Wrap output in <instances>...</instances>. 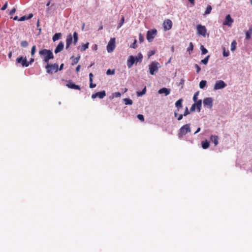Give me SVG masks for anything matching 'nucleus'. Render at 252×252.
<instances>
[{
    "label": "nucleus",
    "instance_id": "nucleus-49",
    "mask_svg": "<svg viewBox=\"0 0 252 252\" xmlns=\"http://www.w3.org/2000/svg\"><path fill=\"white\" fill-rule=\"evenodd\" d=\"M7 7V3L6 2L3 6L1 8V10H4L6 9Z\"/></svg>",
    "mask_w": 252,
    "mask_h": 252
},
{
    "label": "nucleus",
    "instance_id": "nucleus-17",
    "mask_svg": "<svg viewBox=\"0 0 252 252\" xmlns=\"http://www.w3.org/2000/svg\"><path fill=\"white\" fill-rule=\"evenodd\" d=\"M63 47H64V44L63 43V42H60L59 44L58 45V46H57V47L56 48L55 50V53L56 54H57L60 52H61L63 49Z\"/></svg>",
    "mask_w": 252,
    "mask_h": 252
},
{
    "label": "nucleus",
    "instance_id": "nucleus-21",
    "mask_svg": "<svg viewBox=\"0 0 252 252\" xmlns=\"http://www.w3.org/2000/svg\"><path fill=\"white\" fill-rule=\"evenodd\" d=\"M194 104H196V107L198 112L200 111L201 105H202V100L201 99L198 100L196 102H195Z\"/></svg>",
    "mask_w": 252,
    "mask_h": 252
},
{
    "label": "nucleus",
    "instance_id": "nucleus-60",
    "mask_svg": "<svg viewBox=\"0 0 252 252\" xmlns=\"http://www.w3.org/2000/svg\"><path fill=\"white\" fill-rule=\"evenodd\" d=\"M155 54V52L153 51H151L150 53V54L149 55V56H152Z\"/></svg>",
    "mask_w": 252,
    "mask_h": 252
},
{
    "label": "nucleus",
    "instance_id": "nucleus-30",
    "mask_svg": "<svg viewBox=\"0 0 252 252\" xmlns=\"http://www.w3.org/2000/svg\"><path fill=\"white\" fill-rule=\"evenodd\" d=\"M209 58H210V55H208L204 59H203L201 61V63L204 64H207L208 62Z\"/></svg>",
    "mask_w": 252,
    "mask_h": 252
},
{
    "label": "nucleus",
    "instance_id": "nucleus-61",
    "mask_svg": "<svg viewBox=\"0 0 252 252\" xmlns=\"http://www.w3.org/2000/svg\"><path fill=\"white\" fill-rule=\"evenodd\" d=\"M191 3L194 4V0H188Z\"/></svg>",
    "mask_w": 252,
    "mask_h": 252
},
{
    "label": "nucleus",
    "instance_id": "nucleus-38",
    "mask_svg": "<svg viewBox=\"0 0 252 252\" xmlns=\"http://www.w3.org/2000/svg\"><path fill=\"white\" fill-rule=\"evenodd\" d=\"M201 50L203 55L206 54L208 52V50L203 45L201 46Z\"/></svg>",
    "mask_w": 252,
    "mask_h": 252
},
{
    "label": "nucleus",
    "instance_id": "nucleus-31",
    "mask_svg": "<svg viewBox=\"0 0 252 252\" xmlns=\"http://www.w3.org/2000/svg\"><path fill=\"white\" fill-rule=\"evenodd\" d=\"M143 58V56L141 53H139L137 56L135 57V61L137 62H141Z\"/></svg>",
    "mask_w": 252,
    "mask_h": 252
},
{
    "label": "nucleus",
    "instance_id": "nucleus-26",
    "mask_svg": "<svg viewBox=\"0 0 252 252\" xmlns=\"http://www.w3.org/2000/svg\"><path fill=\"white\" fill-rule=\"evenodd\" d=\"M73 44L74 45H76L78 41V34L76 32H74L73 34Z\"/></svg>",
    "mask_w": 252,
    "mask_h": 252
},
{
    "label": "nucleus",
    "instance_id": "nucleus-59",
    "mask_svg": "<svg viewBox=\"0 0 252 252\" xmlns=\"http://www.w3.org/2000/svg\"><path fill=\"white\" fill-rule=\"evenodd\" d=\"M63 66V63H62L60 66V68H59V70H61Z\"/></svg>",
    "mask_w": 252,
    "mask_h": 252
},
{
    "label": "nucleus",
    "instance_id": "nucleus-15",
    "mask_svg": "<svg viewBox=\"0 0 252 252\" xmlns=\"http://www.w3.org/2000/svg\"><path fill=\"white\" fill-rule=\"evenodd\" d=\"M72 35L71 34L67 35L66 39V48L68 49L72 42Z\"/></svg>",
    "mask_w": 252,
    "mask_h": 252
},
{
    "label": "nucleus",
    "instance_id": "nucleus-42",
    "mask_svg": "<svg viewBox=\"0 0 252 252\" xmlns=\"http://www.w3.org/2000/svg\"><path fill=\"white\" fill-rule=\"evenodd\" d=\"M198 94H199L198 92H196V93H195V94L193 95V101L194 102H196L197 101V96L198 95Z\"/></svg>",
    "mask_w": 252,
    "mask_h": 252
},
{
    "label": "nucleus",
    "instance_id": "nucleus-58",
    "mask_svg": "<svg viewBox=\"0 0 252 252\" xmlns=\"http://www.w3.org/2000/svg\"><path fill=\"white\" fill-rule=\"evenodd\" d=\"M139 40L141 42H142L143 41V37L141 35V34H139Z\"/></svg>",
    "mask_w": 252,
    "mask_h": 252
},
{
    "label": "nucleus",
    "instance_id": "nucleus-8",
    "mask_svg": "<svg viewBox=\"0 0 252 252\" xmlns=\"http://www.w3.org/2000/svg\"><path fill=\"white\" fill-rule=\"evenodd\" d=\"M16 61L17 63H20L23 67H28L29 66L26 57L23 58L21 56L17 58Z\"/></svg>",
    "mask_w": 252,
    "mask_h": 252
},
{
    "label": "nucleus",
    "instance_id": "nucleus-24",
    "mask_svg": "<svg viewBox=\"0 0 252 252\" xmlns=\"http://www.w3.org/2000/svg\"><path fill=\"white\" fill-rule=\"evenodd\" d=\"M175 106L178 108V110H179V108L182 107V99H180L177 100L175 103Z\"/></svg>",
    "mask_w": 252,
    "mask_h": 252
},
{
    "label": "nucleus",
    "instance_id": "nucleus-5",
    "mask_svg": "<svg viewBox=\"0 0 252 252\" xmlns=\"http://www.w3.org/2000/svg\"><path fill=\"white\" fill-rule=\"evenodd\" d=\"M157 31L156 29L148 31L147 33V39L151 42L153 40L154 37L156 36Z\"/></svg>",
    "mask_w": 252,
    "mask_h": 252
},
{
    "label": "nucleus",
    "instance_id": "nucleus-48",
    "mask_svg": "<svg viewBox=\"0 0 252 252\" xmlns=\"http://www.w3.org/2000/svg\"><path fill=\"white\" fill-rule=\"evenodd\" d=\"M25 20H28L27 19V17L26 16H23L22 17H21L19 20L18 21H25Z\"/></svg>",
    "mask_w": 252,
    "mask_h": 252
},
{
    "label": "nucleus",
    "instance_id": "nucleus-22",
    "mask_svg": "<svg viewBox=\"0 0 252 252\" xmlns=\"http://www.w3.org/2000/svg\"><path fill=\"white\" fill-rule=\"evenodd\" d=\"M80 58V56H78V57H76L75 58H74V56H72L71 58H70V59H73L72 62V63H71V64L72 65H74L76 64H77L79 61V59Z\"/></svg>",
    "mask_w": 252,
    "mask_h": 252
},
{
    "label": "nucleus",
    "instance_id": "nucleus-41",
    "mask_svg": "<svg viewBox=\"0 0 252 252\" xmlns=\"http://www.w3.org/2000/svg\"><path fill=\"white\" fill-rule=\"evenodd\" d=\"M137 118L139 120H140L141 121H144V118L143 115L141 114H138L137 115Z\"/></svg>",
    "mask_w": 252,
    "mask_h": 252
},
{
    "label": "nucleus",
    "instance_id": "nucleus-63",
    "mask_svg": "<svg viewBox=\"0 0 252 252\" xmlns=\"http://www.w3.org/2000/svg\"><path fill=\"white\" fill-rule=\"evenodd\" d=\"M8 56L9 58H11V57L12 56V52H9Z\"/></svg>",
    "mask_w": 252,
    "mask_h": 252
},
{
    "label": "nucleus",
    "instance_id": "nucleus-12",
    "mask_svg": "<svg viewBox=\"0 0 252 252\" xmlns=\"http://www.w3.org/2000/svg\"><path fill=\"white\" fill-rule=\"evenodd\" d=\"M106 95V93L105 91L97 92L92 95V98L94 99L98 97L99 98H103Z\"/></svg>",
    "mask_w": 252,
    "mask_h": 252
},
{
    "label": "nucleus",
    "instance_id": "nucleus-11",
    "mask_svg": "<svg viewBox=\"0 0 252 252\" xmlns=\"http://www.w3.org/2000/svg\"><path fill=\"white\" fill-rule=\"evenodd\" d=\"M163 26L164 31L170 30L172 27V22L171 20L170 19L165 20L163 23Z\"/></svg>",
    "mask_w": 252,
    "mask_h": 252
},
{
    "label": "nucleus",
    "instance_id": "nucleus-28",
    "mask_svg": "<svg viewBox=\"0 0 252 252\" xmlns=\"http://www.w3.org/2000/svg\"><path fill=\"white\" fill-rule=\"evenodd\" d=\"M124 101L126 105H131L133 103L132 100L129 98H124Z\"/></svg>",
    "mask_w": 252,
    "mask_h": 252
},
{
    "label": "nucleus",
    "instance_id": "nucleus-19",
    "mask_svg": "<svg viewBox=\"0 0 252 252\" xmlns=\"http://www.w3.org/2000/svg\"><path fill=\"white\" fill-rule=\"evenodd\" d=\"M219 137L217 135H212L210 137L211 141L213 142L215 146L218 144Z\"/></svg>",
    "mask_w": 252,
    "mask_h": 252
},
{
    "label": "nucleus",
    "instance_id": "nucleus-50",
    "mask_svg": "<svg viewBox=\"0 0 252 252\" xmlns=\"http://www.w3.org/2000/svg\"><path fill=\"white\" fill-rule=\"evenodd\" d=\"M95 86H96V84H93V82H90V87L91 88H94L95 87Z\"/></svg>",
    "mask_w": 252,
    "mask_h": 252
},
{
    "label": "nucleus",
    "instance_id": "nucleus-4",
    "mask_svg": "<svg viewBox=\"0 0 252 252\" xmlns=\"http://www.w3.org/2000/svg\"><path fill=\"white\" fill-rule=\"evenodd\" d=\"M115 48V38H112L110 39L107 45V50L108 53L112 52Z\"/></svg>",
    "mask_w": 252,
    "mask_h": 252
},
{
    "label": "nucleus",
    "instance_id": "nucleus-10",
    "mask_svg": "<svg viewBox=\"0 0 252 252\" xmlns=\"http://www.w3.org/2000/svg\"><path fill=\"white\" fill-rule=\"evenodd\" d=\"M203 104L204 106H207L211 109L213 107V99L212 97H206L203 100Z\"/></svg>",
    "mask_w": 252,
    "mask_h": 252
},
{
    "label": "nucleus",
    "instance_id": "nucleus-23",
    "mask_svg": "<svg viewBox=\"0 0 252 252\" xmlns=\"http://www.w3.org/2000/svg\"><path fill=\"white\" fill-rule=\"evenodd\" d=\"M202 147L204 149H206L209 147V143L207 140L202 141Z\"/></svg>",
    "mask_w": 252,
    "mask_h": 252
},
{
    "label": "nucleus",
    "instance_id": "nucleus-36",
    "mask_svg": "<svg viewBox=\"0 0 252 252\" xmlns=\"http://www.w3.org/2000/svg\"><path fill=\"white\" fill-rule=\"evenodd\" d=\"M124 21H125V18L124 16H122L119 23V26L118 27V29L121 28L122 25H123L124 23Z\"/></svg>",
    "mask_w": 252,
    "mask_h": 252
},
{
    "label": "nucleus",
    "instance_id": "nucleus-45",
    "mask_svg": "<svg viewBox=\"0 0 252 252\" xmlns=\"http://www.w3.org/2000/svg\"><path fill=\"white\" fill-rule=\"evenodd\" d=\"M195 68H196V72H197V73H198L200 72V70H201L200 67H199V66L198 64H195Z\"/></svg>",
    "mask_w": 252,
    "mask_h": 252
},
{
    "label": "nucleus",
    "instance_id": "nucleus-14",
    "mask_svg": "<svg viewBox=\"0 0 252 252\" xmlns=\"http://www.w3.org/2000/svg\"><path fill=\"white\" fill-rule=\"evenodd\" d=\"M135 62V57L133 56H130L127 61V65L128 68H130L132 67L133 64Z\"/></svg>",
    "mask_w": 252,
    "mask_h": 252
},
{
    "label": "nucleus",
    "instance_id": "nucleus-55",
    "mask_svg": "<svg viewBox=\"0 0 252 252\" xmlns=\"http://www.w3.org/2000/svg\"><path fill=\"white\" fill-rule=\"evenodd\" d=\"M80 67H81V65H78L76 67V72H78L80 71Z\"/></svg>",
    "mask_w": 252,
    "mask_h": 252
},
{
    "label": "nucleus",
    "instance_id": "nucleus-20",
    "mask_svg": "<svg viewBox=\"0 0 252 252\" xmlns=\"http://www.w3.org/2000/svg\"><path fill=\"white\" fill-rule=\"evenodd\" d=\"M252 34V26H251L249 30L246 32V39H250L251 37V35Z\"/></svg>",
    "mask_w": 252,
    "mask_h": 252
},
{
    "label": "nucleus",
    "instance_id": "nucleus-43",
    "mask_svg": "<svg viewBox=\"0 0 252 252\" xmlns=\"http://www.w3.org/2000/svg\"><path fill=\"white\" fill-rule=\"evenodd\" d=\"M189 114V112L188 110V107H186L185 111L183 114V115H184V116H186Z\"/></svg>",
    "mask_w": 252,
    "mask_h": 252
},
{
    "label": "nucleus",
    "instance_id": "nucleus-16",
    "mask_svg": "<svg viewBox=\"0 0 252 252\" xmlns=\"http://www.w3.org/2000/svg\"><path fill=\"white\" fill-rule=\"evenodd\" d=\"M158 93L159 94H164L166 96L170 94V89L166 88H163L159 89L158 91Z\"/></svg>",
    "mask_w": 252,
    "mask_h": 252
},
{
    "label": "nucleus",
    "instance_id": "nucleus-32",
    "mask_svg": "<svg viewBox=\"0 0 252 252\" xmlns=\"http://www.w3.org/2000/svg\"><path fill=\"white\" fill-rule=\"evenodd\" d=\"M236 46V42L235 40L233 41L231 44V50L233 51L235 50Z\"/></svg>",
    "mask_w": 252,
    "mask_h": 252
},
{
    "label": "nucleus",
    "instance_id": "nucleus-37",
    "mask_svg": "<svg viewBox=\"0 0 252 252\" xmlns=\"http://www.w3.org/2000/svg\"><path fill=\"white\" fill-rule=\"evenodd\" d=\"M21 45L22 47H27L28 45V43L27 41L26 40H24V41H22L21 42Z\"/></svg>",
    "mask_w": 252,
    "mask_h": 252
},
{
    "label": "nucleus",
    "instance_id": "nucleus-40",
    "mask_svg": "<svg viewBox=\"0 0 252 252\" xmlns=\"http://www.w3.org/2000/svg\"><path fill=\"white\" fill-rule=\"evenodd\" d=\"M193 49V45L192 42H190L189 46L187 48L188 51H192Z\"/></svg>",
    "mask_w": 252,
    "mask_h": 252
},
{
    "label": "nucleus",
    "instance_id": "nucleus-57",
    "mask_svg": "<svg viewBox=\"0 0 252 252\" xmlns=\"http://www.w3.org/2000/svg\"><path fill=\"white\" fill-rule=\"evenodd\" d=\"M200 129H200V127H198V128L197 129L196 131L194 132V134H195L197 133L198 132H199L200 131Z\"/></svg>",
    "mask_w": 252,
    "mask_h": 252
},
{
    "label": "nucleus",
    "instance_id": "nucleus-54",
    "mask_svg": "<svg viewBox=\"0 0 252 252\" xmlns=\"http://www.w3.org/2000/svg\"><path fill=\"white\" fill-rule=\"evenodd\" d=\"M34 60L33 58H31L29 62H28V63H29V65L30 64H32L33 62H34Z\"/></svg>",
    "mask_w": 252,
    "mask_h": 252
},
{
    "label": "nucleus",
    "instance_id": "nucleus-18",
    "mask_svg": "<svg viewBox=\"0 0 252 252\" xmlns=\"http://www.w3.org/2000/svg\"><path fill=\"white\" fill-rule=\"evenodd\" d=\"M66 86L68 87V88L72 89H75V90H80L81 88L78 85H75L72 82H69Z\"/></svg>",
    "mask_w": 252,
    "mask_h": 252
},
{
    "label": "nucleus",
    "instance_id": "nucleus-3",
    "mask_svg": "<svg viewBox=\"0 0 252 252\" xmlns=\"http://www.w3.org/2000/svg\"><path fill=\"white\" fill-rule=\"evenodd\" d=\"M45 68L47 69V72L51 74H53V72H57L59 70V66L57 63L52 64L47 63Z\"/></svg>",
    "mask_w": 252,
    "mask_h": 252
},
{
    "label": "nucleus",
    "instance_id": "nucleus-64",
    "mask_svg": "<svg viewBox=\"0 0 252 252\" xmlns=\"http://www.w3.org/2000/svg\"><path fill=\"white\" fill-rule=\"evenodd\" d=\"M103 29V26L101 25L98 29V30L100 31V30H102Z\"/></svg>",
    "mask_w": 252,
    "mask_h": 252
},
{
    "label": "nucleus",
    "instance_id": "nucleus-39",
    "mask_svg": "<svg viewBox=\"0 0 252 252\" xmlns=\"http://www.w3.org/2000/svg\"><path fill=\"white\" fill-rule=\"evenodd\" d=\"M35 51H36V46H35V45H33L32 47V50H31V55L32 56H33L34 55Z\"/></svg>",
    "mask_w": 252,
    "mask_h": 252
},
{
    "label": "nucleus",
    "instance_id": "nucleus-44",
    "mask_svg": "<svg viewBox=\"0 0 252 252\" xmlns=\"http://www.w3.org/2000/svg\"><path fill=\"white\" fill-rule=\"evenodd\" d=\"M195 108H196V104H194V103H193V104L192 105V106H191V108H190V111L191 112L194 111H195Z\"/></svg>",
    "mask_w": 252,
    "mask_h": 252
},
{
    "label": "nucleus",
    "instance_id": "nucleus-33",
    "mask_svg": "<svg viewBox=\"0 0 252 252\" xmlns=\"http://www.w3.org/2000/svg\"><path fill=\"white\" fill-rule=\"evenodd\" d=\"M146 87H144V88L142 90L141 92H137V95L138 96H142V95L146 93Z\"/></svg>",
    "mask_w": 252,
    "mask_h": 252
},
{
    "label": "nucleus",
    "instance_id": "nucleus-27",
    "mask_svg": "<svg viewBox=\"0 0 252 252\" xmlns=\"http://www.w3.org/2000/svg\"><path fill=\"white\" fill-rule=\"evenodd\" d=\"M89 43L88 42L86 44H83L80 47V50L81 51L83 52L85 51L89 47Z\"/></svg>",
    "mask_w": 252,
    "mask_h": 252
},
{
    "label": "nucleus",
    "instance_id": "nucleus-52",
    "mask_svg": "<svg viewBox=\"0 0 252 252\" xmlns=\"http://www.w3.org/2000/svg\"><path fill=\"white\" fill-rule=\"evenodd\" d=\"M93 74L92 73H90L89 74V79H90V82H93Z\"/></svg>",
    "mask_w": 252,
    "mask_h": 252
},
{
    "label": "nucleus",
    "instance_id": "nucleus-13",
    "mask_svg": "<svg viewBox=\"0 0 252 252\" xmlns=\"http://www.w3.org/2000/svg\"><path fill=\"white\" fill-rule=\"evenodd\" d=\"M233 22V20L231 18L230 15L229 14L226 15L225 17V20L223 22L224 25H227L229 27L231 26Z\"/></svg>",
    "mask_w": 252,
    "mask_h": 252
},
{
    "label": "nucleus",
    "instance_id": "nucleus-51",
    "mask_svg": "<svg viewBox=\"0 0 252 252\" xmlns=\"http://www.w3.org/2000/svg\"><path fill=\"white\" fill-rule=\"evenodd\" d=\"M229 51H227V52H225V51H223V55L224 57H227L229 56Z\"/></svg>",
    "mask_w": 252,
    "mask_h": 252
},
{
    "label": "nucleus",
    "instance_id": "nucleus-9",
    "mask_svg": "<svg viewBox=\"0 0 252 252\" xmlns=\"http://www.w3.org/2000/svg\"><path fill=\"white\" fill-rule=\"evenodd\" d=\"M197 31L198 34L205 36L206 29L205 26H202L201 25H198L197 26Z\"/></svg>",
    "mask_w": 252,
    "mask_h": 252
},
{
    "label": "nucleus",
    "instance_id": "nucleus-53",
    "mask_svg": "<svg viewBox=\"0 0 252 252\" xmlns=\"http://www.w3.org/2000/svg\"><path fill=\"white\" fill-rule=\"evenodd\" d=\"M183 114H181V115H179L177 119L178 121H180L182 119H183Z\"/></svg>",
    "mask_w": 252,
    "mask_h": 252
},
{
    "label": "nucleus",
    "instance_id": "nucleus-62",
    "mask_svg": "<svg viewBox=\"0 0 252 252\" xmlns=\"http://www.w3.org/2000/svg\"><path fill=\"white\" fill-rule=\"evenodd\" d=\"M13 20H19V19H18V16H15V17L13 18Z\"/></svg>",
    "mask_w": 252,
    "mask_h": 252
},
{
    "label": "nucleus",
    "instance_id": "nucleus-34",
    "mask_svg": "<svg viewBox=\"0 0 252 252\" xmlns=\"http://www.w3.org/2000/svg\"><path fill=\"white\" fill-rule=\"evenodd\" d=\"M121 96V94L119 92H115L113 93L112 94V98L114 97H120Z\"/></svg>",
    "mask_w": 252,
    "mask_h": 252
},
{
    "label": "nucleus",
    "instance_id": "nucleus-46",
    "mask_svg": "<svg viewBox=\"0 0 252 252\" xmlns=\"http://www.w3.org/2000/svg\"><path fill=\"white\" fill-rule=\"evenodd\" d=\"M16 11V8L15 7H13L9 12V15H12L13 14L15 13Z\"/></svg>",
    "mask_w": 252,
    "mask_h": 252
},
{
    "label": "nucleus",
    "instance_id": "nucleus-7",
    "mask_svg": "<svg viewBox=\"0 0 252 252\" xmlns=\"http://www.w3.org/2000/svg\"><path fill=\"white\" fill-rule=\"evenodd\" d=\"M226 86V83L222 80L217 81L214 87L215 90L222 89Z\"/></svg>",
    "mask_w": 252,
    "mask_h": 252
},
{
    "label": "nucleus",
    "instance_id": "nucleus-1",
    "mask_svg": "<svg viewBox=\"0 0 252 252\" xmlns=\"http://www.w3.org/2000/svg\"><path fill=\"white\" fill-rule=\"evenodd\" d=\"M39 54L43 57L44 62L47 63H49L50 60L54 59V55L51 50L43 49L39 52Z\"/></svg>",
    "mask_w": 252,
    "mask_h": 252
},
{
    "label": "nucleus",
    "instance_id": "nucleus-29",
    "mask_svg": "<svg viewBox=\"0 0 252 252\" xmlns=\"http://www.w3.org/2000/svg\"><path fill=\"white\" fill-rule=\"evenodd\" d=\"M207 82L205 80H202L199 83V87L201 89L204 88L206 85Z\"/></svg>",
    "mask_w": 252,
    "mask_h": 252
},
{
    "label": "nucleus",
    "instance_id": "nucleus-35",
    "mask_svg": "<svg viewBox=\"0 0 252 252\" xmlns=\"http://www.w3.org/2000/svg\"><path fill=\"white\" fill-rule=\"evenodd\" d=\"M212 10V7L211 5H208L205 11V14H210L211 11Z\"/></svg>",
    "mask_w": 252,
    "mask_h": 252
},
{
    "label": "nucleus",
    "instance_id": "nucleus-25",
    "mask_svg": "<svg viewBox=\"0 0 252 252\" xmlns=\"http://www.w3.org/2000/svg\"><path fill=\"white\" fill-rule=\"evenodd\" d=\"M62 34L61 33H56L53 36L52 39L53 41H55L58 39H59L61 37Z\"/></svg>",
    "mask_w": 252,
    "mask_h": 252
},
{
    "label": "nucleus",
    "instance_id": "nucleus-56",
    "mask_svg": "<svg viewBox=\"0 0 252 252\" xmlns=\"http://www.w3.org/2000/svg\"><path fill=\"white\" fill-rule=\"evenodd\" d=\"M33 17V14L31 13L29 15L28 17H27V19H31L32 17Z\"/></svg>",
    "mask_w": 252,
    "mask_h": 252
},
{
    "label": "nucleus",
    "instance_id": "nucleus-2",
    "mask_svg": "<svg viewBox=\"0 0 252 252\" xmlns=\"http://www.w3.org/2000/svg\"><path fill=\"white\" fill-rule=\"evenodd\" d=\"M190 124H188L183 126L179 130L178 136L179 138H181L183 136L185 135L187 133L190 132Z\"/></svg>",
    "mask_w": 252,
    "mask_h": 252
},
{
    "label": "nucleus",
    "instance_id": "nucleus-6",
    "mask_svg": "<svg viewBox=\"0 0 252 252\" xmlns=\"http://www.w3.org/2000/svg\"><path fill=\"white\" fill-rule=\"evenodd\" d=\"M158 62H152L150 65H149V70L150 73L151 75H154L155 74V72L156 71H157L158 70Z\"/></svg>",
    "mask_w": 252,
    "mask_h": 252
},
{
    "label": "nucleus",
    "instance_id": "nucleus-47",
    "mask_svg": "<svg viewBox=\"0 0 252 252\" xmlns=\"http://www.w3.org/2000/svg\"><path fill=\"white\" fill-rule=\"evenodd\" d=\"M106 74L107 75L113 74H114V70H111L110 69H108L107 70Z\"/></svg>",
    "mask_w": 252,
    "mask_h": 252
}]
</instances>
